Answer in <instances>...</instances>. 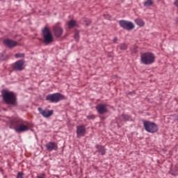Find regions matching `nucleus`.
<instances>
[{"label": "nucleus", "mask_w": 178, "mask_h": 178, "mask_svg": "<svg viewBox=\"0 0 178 178\" xmlns=\"http://www.w3.org/2000/svg\"><path fill=\"white\" fill-rule=\"evenodd\" d=\"M9 124L10 129H14L16 133H24L30 130V124L19 117H14L10 119Z\"/></svg>", "instance_id": "1"}, {"label": "nucleus", "mask_w": 178, "mask_h": 178, "mask_svg": "<svg viewBox=\"0 0 178 178\" xmlns=\"http://www.w3.org/2000/svg\"><path fill=\"white\" fill-rule=\"evenodd\" d=\"M3 100L8 105L16 106L17 105V99L13 92L4 91L2 92Z\"/></svg>", "instance_id": "2"}, {"label": "nucleus", "mask_w": 178, "mask_h": 178, "mask_svg": "<svg viewBox=\"0 0 178 178\" xmlns=\"http://www.w3.org/2000/svg\"><path fill=\"white\" fill-rule=\"evenodd\" d=\"M42 37L43 38V43H44L45 45H49V44L54 42V35H52L51 29L47 26L42 30Z\"/></svg>", "instance_id": "3"}, {"label": "nucleus", "mask_w": 178, "mask_h": 178, "mask_svg": "<svg viewBox=\"0 0 178 178\" xmlns=\"http://www.w3.org/2000/svg\"><path fill=\"white\" fill-rule=\"evenodd\" d=\"M140 60L143 65H152L155 63V55L151 52H146L141 54Z\"/></svg>", "instance_id": "4"}, {"label": "nucleus", "mask_w": 178, "mask_h": 178, "mask_svg": "<svg viewBox=\"0 0 178 178\" xmlns=\"http://www.w3.org/2000/svg\"><path fill=\"white\" fill-rule=\"evenodd\" d=\"M65 99V96L60 93H54L46 96V100L51 103H58L59 101Z\"/></svg>", "instance_id": "5"}, {"label": "nucleus", "mask_w": 178, "mask_h": 178, "mask_svg": "<svg viewBox=\"0 0 178 178\" xmlns=\"http://www.w3.org/2000/svg\"><path fill=\"white\" fill-rule=\"evenodd\" d=\"M143 127H145V130L148 131V133H156L158 131V126L154 122L145 121L143 122Z\"/></svg>", "instance_id": "6"}, {"label": "nucleus", "mask_w": 178, "mask_h": 178, "mask_svg": "<svg viewBox=\"0 0 178 178\" xmlns=\"http://www.w3.org/2000/svg\"><path fill=\"white\" fill-rule=\"evenodd\" d=\"M119 24L120 27H122V29H124L125 30H133V29L136 27L133 22L126 20L119 21Z\"/></svg>", "instance_id": "7"}, {"label": "nucleus", "mask_w": 178, "mask_h": 178, "mask_svg": "<svg viewBox=\"0 0 178 178\" xmlns=\"http://www.w3.org/2000/svg\"><path fill=\"white\" fill-rule=\"evenodd\" d=\"M39 113L43 116V118H51L54 115V110L42 109V108L39 107L38 108Z\"/></svg>", "instance_id": "8"}, {"label": "nucleus", "mask_w": 178, "mask_h": 178, "mask_svg": "<svg viewBox=\"0 0 178 178\" xmlns=\"http://www.w3.org/2000/svg\"><path fill=\"white\" fill-rule=\"evenodd\" d=\"M14 70H18L19 72H22V70H24V60H19L15 63L13 65Z\"/></svg>", "instance_id": "9"}, {"label": "nucleus", "mask_w": 178, "mask_h": 178, "mask_svg": "<svg viewBox=\"0 0 178 178\" xmlns=\"http://www.w3.org/2000/svg\"><path fill=\"white\" fill-rule=\"evenodd\" d=\"M96 109L99 115H104V113H106V112H108V108H106V104H97L96 106Z\"/></svg>", "instance_id": "10"}, {"label": "nucleus", "mask_w": 178, "mask_h": 178, "mask_svg": "<svg viewBox=\"0 0 178 178\" xmlns=\"http://www.w3.org/2000/svg\"><path fill=\"white\" fill-rule=\"evenodd\" d=\"M87 129H86V126L81 125L76 127V134L77 137H83V136L86 135Z\"/></svg>", "instance_id": "11"}, {"label": "nucleus", "mask_w": 178, "mask_h": 178, "mask_svg": "<svg viewBox=\"0 0 178 178\" xmlns=\"http://www.w3.org/2000/svg\"><path fill=\"white\" fill-rule=\"evenodd\" d=\"M4 45L7 46L8 48H15V47H17V42L10 40V39H5L3 40Z\"/></svg>", "instance_id": "12"}, {"label": "nucleus", "mask_w": 178, "mask_h": 178, "mask_svg": "<svg viewBox=\"0 0 178 178\" xmlns=\"http://www.w3.org/2000/svg\"><path fill=\"white\" fill-rule=\"evenodd\" d=\"M47 151H56L58 149V145L54 142H49L46 145Z\"/></svg>", "instance_id": "13"}, {"label": "nucleus", "mask_w": 178, "mask_h": 178, "mask_svg": "<svg viewBox=\"0 0 178 178\" xmlns=\"http://www.w3.org/2000/svg\"><path fill=\"white\" fill-rule=\"evenodd\" d=\"M54 34L57 38H59L63 34V29L59 26L54 28Z\"/></svg>", "instance_id": "14"}, {"label": "nucleus", "mask_w": 178, "mask_h": 178, "mask_svg": "<svg viewBox=\"0 0 178 178\" xmlns=\"http://www.w3.org/2000/svg\"><path fill=\"white\" fill-rule=\"evenodd\" d=\"M95 148L97 149V152H99L101 155H105L106 154V149H105V147L99 145H97L95 146Z\"/></svg>", "instance_id": "15"}, {"label": "nucleus", "mask_w": 178, "mask_h": 178, "mask_svg": "<svg viewBox=\"0 0 178 178\" xmlns=\"http://www.w3.org/2000/svg\"><path fill=\"white\" fill-rule=\"evenodd\" d=\"M68 29H73V27L77 26L76 20L72 19L67 23Z\"/></svg>", "instance_id": "16"}, {"label": "nucleus", "mask_w": 178, "mask_h": 178, "mask_svg": "<svg viewBox=\"0 0 178 178\" xmlns=\"http://www.w3.org/2000/svg\"><path fill=\"white\" fill-rule=\"evenodd\" d=\"M135 23L140 27H144V26H145V22L140 19H136Z\"/></svg>", "instance_id": "17"}, {"label": "nucleus", "mask_w": 178, "mask_h": 178, "mask_svg": "<svg viewBox=\"0 0 178 178\" xmlns=\"http://www.w3.org/2000/svg\"><path fill=\"white\" fill-rule=\"evenodd\" d=\"M118 48H120L121 51H126L127 49V45L126 43H121L120 45L118 46Z\"/></svg>", "instance_id": "18"}, {"label": "nucleus", "mask_w": 178, "mask_h": 178, "mask_svg": "<svg viewBox=\"0 0 178 178\" xmlns=\"http://www.w3.org/2000/svg\"><path fill=\"white\" fill-rule=\"evenodd\" d=\"M153 3H154V2L152 1V0H147L146 1H145L144 6L146 8H148L149 6H152Z\"/></svg>", "instance_id": "19"}, {"label": "nucleus", "mask_w": 178, "mask_h": 178, "mask_svg": "<svg viewBox=\"0 0 178 178\" xmlns=\"http://www.w3.org/2000/svg\"><path fill=\"white\" fill-rule=\"evenodd\" d=\"M122 116L124 120H131V117L129 115L122 114Z\"/></svg>", "instance_id": "20"}, {"label": "nucleus", "mask_w": 178, "mask_h": 178, "mask_svg": "<svg viewBox=\"0 0 178 178\" xmlns=\"http://www.w3.org/2000/svg\"><path fill=\"white\" fill-rule=\"evenodd\" d=\"M15 58H24V54L23 53H19L15 54Z\"/></svg>", "instance_id": "21"}, {"label": "nucleus", "mask_w": 178, "mask_h": 178, "mask_svg": "<svg viewBox=\"0 0 178 178\" xmlns=\"http://www.w3.org/2000/svg\"><path fill=\"white\" fill-rule=\"evenodd\" d=\"M79 31H76L75 35H74V38H75L76 41H79Z\"/></svg>", "instance_id": "22"}, {"label": "nucleus", "mask_w": 178, "mask_h": 178, "mask_svg": "<svg viewBox=\"0 0 178 178\" xmlns=\"http://www.w3.org/2000/svg\"><path fill=\"white\" fill-rule=\"evenodd\" d=\"M83 22L86 26H90V24H91V21L90 19H84Z\"/></svg>", "instance_id": "23"}, {"label": "nucleus", "mask_w": 178, "mask_h": 178, "mask_svg": "<svg viewBox=\"0 0 178 178\" xmlns=\"http://www.w3.org/2000/svg\"><path fill=\"white\" fill-rule=\"evenodd\" d=\"M87 119H88V120H93V119H95V115H88Z\"/></svg>", "instance_id": "24"}, {"label": "nucleus", "mask_w": 178, "mask_h": 178, "mask_svg": "<svg viewBox=\"0 0 178 178\" xmlns=\"http://www.w3.org/2000/svg\"><path fill=\"white\" fill-rule=\"evenodd\" d=\"M17 178H23V173L22 172H18L17 175Z\"/></svg>", "instance_id": "25"}, {"label": "nucleus", "mask_w": 178, "mask_h": 178, "mask_svg": "<svg viewBox=\"0 0 178 178\" xmlns=\"http://www.w3.org/2000/svg\"><path fill=\"white\" fill-rule=\"evenodd\" d=\"M0 60H3V54H0Z\"/></svg>", "instance_id": "26"}, {"label": "nucleus", "mask_w": 178, "mask_h": 178, "mask_svg": "<svg viewBox=\"0 0 178 178\" xmlns=\"http://www.w3.org/2000/svg\"><path fill=\"white\" fill-rule=\"evenodd\" d=\"M174 5H175V6H177V8H178V0H175Z\"/></svg>", "instance_id": "27"}, {"label": "nucleus", "mask_w": 178, "mask_h": 178, "mask_svg": "<svg viewBox=\"0 0 178 178\" xmlns=\"http://www.w3.org/2000/svg\"><path fill=\"white\" fill-rule=\"evenodd\" d=\"M113 41L115 44H116L118 42V38H115Z\"/></svg>", "instance_id": "28"}]
</instances>
